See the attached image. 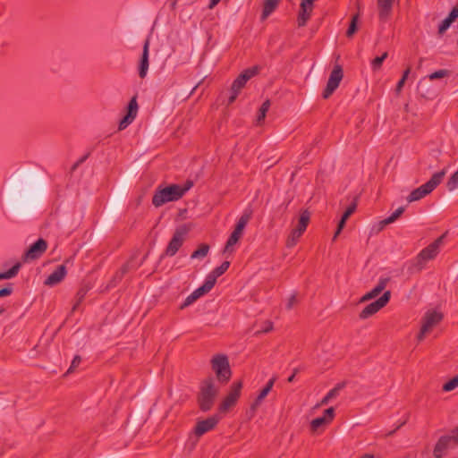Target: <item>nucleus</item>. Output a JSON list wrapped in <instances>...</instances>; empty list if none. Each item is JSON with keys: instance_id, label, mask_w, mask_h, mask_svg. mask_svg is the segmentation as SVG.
<instances>
[{"instance_id": "4d7b16f0", "label": "nucleus", "mask_w": 458, "mask_h": 458, "mask_svg": "<svg viewBox=\"0 0 458 458\" xmlns=\"http://www.w3.org/2000/svg\"><path fill=\"white\" fill-rule=\"evenodd\" d=\"M192 293L195 295V297L197 299L200 298L201 296L205 295L206 293H208V292L202 287V286H199V288H197L195 291L192 292Z\"/></svg>"}, {"instance_id": "c85d7f7f", "label": "nucleus", "mask_w": 458, "mask_h": 458, "mask_svg": "<svg viewBox=\"0 0 458 458\" xmlns=\"http://www.w3.org/2000/svg\"><path fill=\"white\" fill-rule=\"evenodd\" d=\"M359 13L354 14L350 21L349 27L346 31L347 38H352L358 30Z\"/></svg>"}, {"instance_id": "a18cd8bd", "label": "nucleus", "mask_w": 458, "mask_h": 458, "mask_svg": "<svg viewBox=\"0 0 458 458\" xmlns=\"http://www.w3.org/2000/svg\"><path fill=\"white\" fill-rule=\"evenodd\" d=\"M13 292V284L8 283L4 287L0 289V298L10 296Z\"/></svg>"}, {"instance_id": "f3484780", "label": "nucleus", "mask_w": 458, "mask_h": 458, "mask_svg": "<svg viewBox=\"0 0 458 458\" xmlns=\"http://www.w3.org/2000/svg\"><path fill=\"white\" fill-rule=\"evenodd\" d=\"M149 38H147L143 44L142 54L140 55L138 65V72L140 79H144L148 73L149 65Z\"/></svg>"}, {"instance_id": "052dcab7", "label": "nucleus", "mask_w": 458, "mask_h": 458, "mask_svg": "<svg viewBox=\"0 0 458 458\" xmlns=\"http://www.w3.org/2000/svg\"><path fill=\"white\" fill-rule=\"evenodd\" d=\"M221 0H210L209 1V4H208V8L212 9L214 8L216 5L218 4V3L220 2Z\"/></svg>"}, {"instance_id": "69168bd1", "label": "nucleus", "mask_w": 458, "mask_h": 458, "mask_svg": "<svg viewBox=\"0 0 458 458\" xmlns=\"http://www.w3.org/2000/svg\"><path fill=\"white\" fill-rule=\"evenodd\" d=\"M359 458H374V455L371 454H363L362 456H360Z\"/></svg>"}, {"instance_id": "13d9d810", "label": "nucleus", "mask_w": 458, "mask_h": 458, "mask_svg": "<svg viewBox=\"0 0 458 458\" xmlns=\"http://www.w3.org/2000/svg\"><path fill=\"white\" fill-rule=\"evenodd\" d=\"M309 19H310V13H308L306 17H301L298 15L299 26H304Z\"/></svg>"}, {"instance_id": "9b49d317", "label": "nucleus", "mask_w": 458, "mask_h": 458, "mask_svg": "<svg viewBox=\"0 0 458 458\" xmlns=\"http://www.w3.org/2000/svg\"><path fill=\"white\" fill-rule=\"evenodd\" d=\"M443 318V313L437 310L427 311L422 318V326L418 335V339L420 341L422 340L427 333L442 321Z\"/></svg>"}, {"instance_id": "a878e982", "label": "nucleus", "mask_w": 458, "mask_h": 458, "mask_svg": "<svg viewBox=\"0 0 458 458\" xmlns=\"http://www.w3.org/2000/svg\"><path fill=\"white\" fill-rule=\"evenodd\" d=\"M21 267V262H16L9 270L0 273V280L15 277Z\"/></svg>"}, {"instance_id": "423d86ee", "label": "nucleus", "mask_w": 458, "mask_h": 458, "mask_svg": "<svg viewBox=\"0 0 458 458\" xmlns=\"http://www.w3.org/2000/svg\"><path fill=\"white\" fill-rule=\"evenodd\" d=\"M260 67L254 65L242 71L237 78L233 81L230 89V96L228 98L227 106L232 105L238 98L241 90L245 87L247 81L259 72Z\"/></svg>"}, {"instance_id": "6ab92c4d", "label": "nucleus", "mask_w": 458, "mask_h": 458, "mask_svg": "<svg viewBox=\"0 0 458 458\" xmlns=\"http://www.w3.org/2000/svg\"><path fill=\"white\" fill-rule=\"evenodd\" d=\"M452 442H454V433L451 436L440 437L433 450L434 457L443 458Z\"/></svg>"}, {"instance_id": "393cba45", "label": "nucleus", "mask_w": 458, "mask_h": 458, "mask_svg": "<svg viewBox=\"0 0 458 458\" xmlns=\"http://www.w3.org/2000/svg\"><path fill=\"white\" fill-rule=\"evenodd\" d=\"M242 235L238 233L232 232L229 238L227 239V242L225 243V246L224 248V252H233V247L239 242Z\"/></svg>"}, {"instance_id": "cd10ccee", "label": "nucleus", "mask_w": 458, "mask_h": 458, "mask_svg": "<svg viewBox=\"0 0 458 458\" xmlns=\"http://www.w3.org/2000/svg\"><path fill=\"white\" fill-rule=\"evenodd\" d=\"M270 105L271 104H270L269 99H267L266 101H264L262 103L261 106L259 109L258 116H257L258 124H261L264 122L267 113L270 107Z\"/></svg>"}, {"instance_id": "7c9ffc66", "label": "nucleus", "mask_w": 458, "mask_h": 458, "mask_svg": "<svg viewBox=\"0 0 458 458\" xmlns=\"http://www.w3.org/2000/svg\"><path fill=\"white\" fill-rule=\"evenodd\" d=\"M303 234L302 232H299L298 233V231L296 228L293 229L290 235L288 236L287 238V241H286V246L288 248H292L293 246L296 245L298 240L300 239V237Z\"/></svg>"}, {"instance_id": "f03ea898", "label": "nucleus", "mask_w": 458, "mask_h": 458, "mask_svg": "<svg viewBox=\"0 0 458 458\" xmlns=\"http://www.w3.org/2000/svg\"><path fill=\"white\" fill-rule=\"evenodd\" d=\"M218 393L219 389L215 385L214 377H208L203 379L199 386V392L197 394L199 410L204 412L210 411L215 404Z\"/></svg>"}, {"instance_id": "e2e57ef3", "label": "nucleus", "mask_w": 458, "mask_h": 458, "mask_svg": "<svg viewBox=\"0 0 458 458\" xmlns=\"http://www.w3.org/2000/svg\"><path fill=\"white\" fill-rule=\"evenodd\" d=\"M272 328H273L272 323H271V322H268L267 327H266L262 330V332H263V333H267V332H269L270 330H272Z\"/></svg>"}, {"instance_id": "c03bdc74", "label": "nucleus", "mask_w": 458, "mask_h": 458, "mask_svg": "<svg viewBox=\"0 0 458 458\" xmlns=\"http://www.w3.org/2000/svg\"><path fill=\"white\" fill-rule=\"evenodd\" d=\"M335 415V408L329 407L324 411L323 416H321V418H325L326 421L327 423H330L334 420Z\"/></svg>"}, {"instance_id": "2f4dec72", "label": "nucleus", "mask_w": 458, "mask_h": 458, "mask_svg": "<svg viewBox=\"0 0 458 458\" xmlns=\"http://www.w3.org/2000/svg\"><path fill=\"white\" fill-rule=\"evenodd\" d=\"M88 292H89V287L88 286L84 285V286L80 287V289L78 290V292L76 293L77 301H76L75 304L72 307V310H75L79 307V305L84 300V298H85V296H86Z\"/></svg>"}, {"instance_id": "8fccbe9b", "label": "nucleus", "mask_w": 458, "mask_h": 458, "mask_svg": "<svg viewBox=\"0 0 458 458\" xmlns=\"http://www.w3.org/2000/svg\"><path fill=\"white\" fill-rule=\"evenodd\" d=\"M123 278V276L117 271L107 284V287H115Z\"/></svg>"}, {"instance_id": "bb28decb", "label": "nucleus", "mask_w": 458, "mask_h": 458, "mask_svg": "<svg viewBox=\"0 0 458 458\" xmlns=\"http://www.w3.org/2000/svg\"><path fill=\"white\" fill-rule=\"evenodd\" d=\"M344 386V383H338L333 389H331L326 396L321 400V404L326 405L328 403V402L335 398L338 394L340 390Z\"/></svg>"}, {"instance_id": "bf43d9fd", "label": "nucleus", "mask_w": 458, "mask_h": 458, "mask_svg": "<svg viewBox=\"0 0 458 458\" xmlns=\"http://www.w3.org/2000/svg\"><path fill=\"white\" fill-rule=\"evenodd\" d=\"M346 221H347V219H344V217L341 216V219L339 220L337 227H336V228H338V232H342V230L344 228V226L346 225Z\"/></svg>"}, {"instance_id": "5fc2aeb1", "label": "nucleus", "mask_w": 458, "mask_h": 458, "mask_svg": "<svg viewBox=\"0 0 458 458\" xmlns=\"http://www.w3.org/2000/svg\"><path fill=\"white\" fill-rule=\"evenodd\" d=\"M298 302V299H297V293H293L289 299H288V301L286 303V309L287 310H291L293 309V307Z\"/></svg>"}, {"instance_id": "0eeeda50", "label": "nucleus", "mask_w": 458, "mask_h": 458, "mask_svg": "<svg viewBox=\"0 0 458 458\" xmlns=\"http://www.w3.org/2000/svg\"><path fill=\"white\" fill-rule=\"evenodd\" d=\"M211 369L221 385L227 384L232 377L229 359L225 354H216L211 360Z\"/></svg>"}, {"instance_id": "7ed1b4c3", "label": "nucleus", "mask_w": 458, "mask_h": 458, "mask_svg": "<svg viewBox=\"0 0 458 458\" xmlns=\"http://www.w3.org/2000/svg\"><path fill=\"white\" fill-rule=\"evenodd\" d=\"M445 174V168L435 173L427 182L414 189L408 195L407 201L409 203L417 201L430 194L442 182Z\"/></svg>"}, {"instance_id": "412c9836", "label": "nucleus", "mask_w": 458, "mask_h": 458, "mask_svg": "<svg viewBox=\"0 0 458 458\" xmlns=\"http://www.w3.org/2000/svg\"><path fill=\"white\" fill-rule=\"evenodd\" d=\"M389 281V277H381L377 284L360 299V302H365L377 297L386 288Z\"/></svg>"}, {"instance_id": "a211bd4d", "label": "nucleus", "mask_w": 458, "mask_h": 458, "mask_svg": "<svg viewBox=\"0 0 458 458\" xmlns=\"http://www.w3.org/2000/svg\"><path fill=\"white\" fill-rule=\"evenodd\" d=\"M276 380V377H275L270 378L267 382L266 386L260 390L259 394H258V396L256 397V399L254 400V402L251 403V405L250 407V412L251 416H253L255 414L257 409L260 406L263 400L270 393V391L272 390V388L274 386Z\"/></svg>"}, {"instance_id": "c9c22d12", "label": "nucleus", "mask_w": 458, "mask_h": 458, "mask_svg": "<svg viewBox=\"0 0 458 458\" xmlns=\"http://www.w3.org/2000/svg\"><path fill=\"white\" fill-rule=\"evenodd\" d=\"M216 279L217 278L214 275L209 273L201 286L208 293L216 284Z\"/></svg>"}, {"instance_id": "338daca9", "label": "nucleus", "mask_w": 458, "mask_h": 458, "mask_svg": "<svg viewBox=\"0 0 458 458\" xmlns=\"http://www.w3.org/2000/svg\"><path fill=\"white\" fill-rule=\"evenodd\" d=\"M294 378H295V375H294V374H292V375L288 377L287 381H288L289 383H292V382H293Z\"/></svg>"}, {"instance_id": "58836bf2", "label": "nucleus", "mask_w": 458, "mask_h": 458, "mask_svg": "<svg viewBox=\"0 0 458 458\" xmlns=\"http://www.w3.org/2000/svg\"><path fill=\"white\" fill-rule=\"evenodd\" d=\"M449 74H450V71H448L446 69L437 70L428 75V80L434 81V80L442 79V78L448 76Z\"/></svg>"}, {"instance_id": "de8ad7c7", "label": "nucleus", "mask_w": 458, "mask_h": 458, "mask_svg": "<svg viewBox=\"0 0 458 458\" xmlns=\"http://www.w3.org/2000/svg\"><path fill=\"white\" fill-rule=\"evenodd\" d=\"M198 299L195 297V295L191 293L189 296L186 297L184 301L180 305V310H184L188 306L194 303Z\"/></svg>"}, {"instance_id": "37998d69", "label": "nucleus", "mask_w": 458, "mask_h": 458, "mask_svg": "<svg viewBox=\"0 0 458 458\" xmlns=\"http://www.w3.org/2000/svg\"><path fill=\"white\" fill-rule=\"evenodd\" d=\"M356 208H357V203L355 201L352 202L342 215L344 219L348 220L349 217L355 212Z\"/></svg>"}, {"instance_id": "3c124183", "label": "nucleus", "mask_w": 458, "mask_h": 458, "mask_svg": "<svg viewBox=\"0 0 458 458\" xmlns=\"http://www.w3.org/2000/svg\"><path fill=\"white\" fill-rule=\"evenodd\" d=\"M81 361V358L80 355H75L72 360L71 366L69 367L67 370V374L72 373L75 369L80 365Z\"/></svg>"}, {"instance_id": "4be33fe9", "label": "nucleus", "mask_w": 458, "mask_h": 458, "mask_svg": "<svg viewBox=\"0 0 458 458\" xmlns=\"http://www.w3.org/2000/svg\"><path fill=\"white\" fill-rule=\"evenodd\" d=\"M252 213L253 212H252L251 208H246L243 211L241 217L238 219V221L234 226L233 232L238 233L241 235H242L247 224L249 223V221L250 220V218L252 216Z\"/></svg>"}, {"instance_id": "603ef678", "label": "nucleus", "mask_w": 458, "mask_h": 458, "mask_svg": "<svg viewBox=\"0 0 458 458\" xmlns=\"http://www.w3.org/2000/svg\"><path fill=\"white\" fill-rule=\"evenodd\" d=\"M193 186V182L191 180H187L183 185L179 184V191L183 197L185 193Z\"/></svg>"}, {"instance_id": "473e14b6", "label": "nucleus", "mask_w": 458, "mask_h": 458, "mask_svg": "<svg viewBox=\"0 0 458 458\" xmlns=\"http://www.w3.org/2000/svg\"><path fill=\"white\" fill-rule=\"evenodd\" d=\"M328 423L326 421L325 418L318 417L310 422V430L312 432H317L320 428L325 427Z\"/></svg>"}, {"instance_id": "f704fd0d", "label": "nucleus", "mask_w": 458, "mask_h": 458, "mask_svg": "<svg viewBox=\"0 0 458 458\" xmlns=\"http://www.w3.org/2000/svg\"><path fill=\"white\" fill-rule=\"evenodd\" d=\"M230 267L229 261H224L219 267L213 269L210 273L216 278L225 274Z\"/></svg>"}, {"instance_id": "72a5a7b5", "label": "nucleus", "mask_w": 458, "mask_h": 458, "mask_svg": "<svg viewBox=\"0 0 458 458\" xmlns=\"http://www.w3.org/2000/svg\"><path fill=\"white\" fill-rule=\"evenodd\" d=\"M387 52L383 53L380 56L375 57L371 62V66L374 71H377L381 68L383 62L387 58Z\"/></svg>"}, {"instance_id": "a19ab883", "label": "nucleus", "mask_w": 458, "mask_h": 458, "mask_svg": "<svg viewBox=\"0 0 458 458\" xmlns=\"http://www.w3.org/2000/svg\"><path fill=\"white\" fill-rule=\"evenodd\" d=\"M404 207H399L394 213H392L389 216L386 217V221H389L391 224L396 221L404 212Z\"/></svg>"}, {"instance_id": "aec40b11", "label": "nucleus", "mask_w": 458, "mask_h": 458, "mask_svg": "<svg viewBox=\"0 0 458 458\" xmlns=\"http://www.w3.org/2000/svg\"><path fill=\"white\" fill-rule=\"evenodd\" d=\"M67 274L65 265L62 264L56 267V268L47 276L45 281L46 285L54 286L63 281Z\"/></svg>"}, {"instance_id": "864d4df0", "label": "nucleus", "mask_w": 458, "mask_h": 458, "mask_svg": "<svg viewBox=\"0 0 458 458\" xmlns=\"http://www.w3.org/2000/svg\"><path fill=\"white\" fill-rule=\"evenodd\" d=\"M316 0H301V9L304 12H307V10H310V13L312 12L313 9V3Z\"/></svg>"}, {"instance_id": "4468645a", "label": "nucleus", "mask_w": 458, "mask_h": 458, "mask_svg": "<svg viewBox=\"0 0 458 458\" xmlns=\"http://www.w3.org/2000/svg\"><path fill=\"white\" fill-rule=\"evenodd\" d=\"M138 108L137 97L134 96L127 105L125 115L119 122V131L126 129L133 122L137 115Z\"/></svg>"}, {"instance_id": "c756f323", "label": "nucleus", "mask_w": 458, "mask_h": 458, "mask_svg": "<svg viewBox=\"0 0 458 458\" xmlns=\"http://www.w3.org/2000/svg\"><path fill=\"white\" fill-rule=\"evenodd\" d=\"M208 250H209V246L206 243H201L199 246V248L191 253V259L204 258L208 253Z\"/></svg>"}, {"instance_id": "f257e3e1", "label": "nucleus", "mask_w": 458, "mask_h": 458, "mask_svg": "<svg viewBox=\"0 0 458 458\" xmlns=\"http://www.w3.org/2000/svg\"><path fill=\"white\" fill-rule=\"evenodd\" d=\"M45 193L42 174L33 168H23L16 171L9 182L6 201L13 213L26 216L41 206Z\"/></svg>"}, {"instance_id": "5701e85b", "label": "nucleus", "mask_w": 458, "mask_h": 458, "mask_svg": "<svg viewBox=\"0 0 458 458\" xmlns=\"http://www.w3.org/2000/svg\"><path fill=\"white\" fill-rule=\"evenodd\" d=\"M311 213L308 209H301L300 212L298 225L295 227L299 232L304 233L310 221Z\"/></svg>"}, {"instance_id": "680f3d73", "label": "nucleus", "mask_w": 458, "mask_h": 458, "mask_svg": "<svg viewBox=\"0 0 458 458\" xmlns=\"http://www.w3.org/2000/svg\"><path fill=\"white\" fill-rule=\"evenodd\" d=\"M452 433H454V442L458 444V427L453 429Z\"/></svg>"}, {"instance_id": "b1692460", "label": "nucleus", "mask_w": 458, "mask_h": 458, "mask_svg": "<svg viewBox=\"0 0 458 458\" xmlns=\"http://www.w3.org/2000/svg\"><path fill=\"white\" fill-rule=\"evenodd\" d=\"M280 0H266L263 5L261 19L266 20L276 8Z\"/></svg>"}, {"instance_id": "ddd939ff", "label": "nucleus", "mask_w": 458, "mask_h": 458, "mask_svg": "<svg viewBox=\"0 0 458 458\" xmlns=\"http://www.w3.org/2000/svg\"><path fill=\"white\" fill-rule=\"evenodd\" d=\"M47 246V242L45 239H38L23 253L21 257L22 261L29 262L38 259L46 252Z\"/></svg>"}, {"instance_id": "0e129e2a", "label": "nucleus", "mask_w": 458, "mask_h": 458, "mask_svg": "<svg viewBox=\"0 0 458 458\" xmlns=\"http://www.w3.org/2000/svg\"><path fill=\"white\" fill-rule=\"evenodd\" d=\"M308 13H310V14L311 13H310V10H307V12H304V11H302V10L300 8L299 16H301V17H306Z\"/></svg>"}, {"instance_id": "e433bc0d", "label": "nucleus", "mask_w": 458, "mask_h": 458, "mask_svg": "<svg viewBox=\"0 0 458 458\" xmlns=\"http://www.w3.org/2000/svg\"><path fill=\"white\" fill-rule=\"evenodd\" d=\"M458 386V375L448 380L443 385V391L450 392Z\"/></svg>"}, {"instance_id": "09e8293b", "label": "nucleus", "mask_w": 458, "mask_h": 458, "mask_svg": "<svg viewBox=\"0 0 458 458\" xmlns=\"http://www.w3.org/2000/svg\"><path fill=\"white\" fill-rule=\"evenodd\" d=\"M389 221H386V218L379 221L377 225H375L372 228V232L375 233H378L381 232L386 225H390Z\"/></svg>"}, {"instance_id": "49530a36", "label": "nucleus", "mask_w": 458, "mask_h": 458, "mask_svg": "<svg viewBox=\"0 0 458 458\" xmlns=\"http://www.w3.org/2000/svg\"><path fill=\"white\" fill-rule=\"evenodd\" d=\"M132 258L127 261L125 264L122 266V267L118 270L122 276H124L131 269H136L138 267H134L131 265Z\"/></svg>"}, {"instance_id": "9d476101", "label": "nucleus", "mask_w": 458, "mask_h": 458, "mask_svg": "<svg viewBox=\"0 0 458 458\" xmlns=\"http://www.w3.org/2000/svg\"><path fill=\"white\" fill-rule=\"evenodd\" d=\"M391 292L386 291L377 300L367 305L359 314L360 319H367L384 308L390 301Z\"/></svg>"}, {"instance_id": "1a4fd4ad", "label": "nucleus", "mask_w": 458, "mask_h": 458, "mask_svg": "<svg viewBox=\"0 0 458 458\" xmlns=\"http://www.w3.org/2000/svg\"><path fill=\"white\" fill-rule=\"evenodd\" d=\"M242 389V380L234 381L232 384V386H230L229 393L227 394V395L224 398V400L219 404L218 409H219L220 412H226L231 408L235 406L238 399L241 396Z\"/></svg>"}, {"instance_id": "4c0bfd02", "label": "nucleus", "mask_w": 458, "mask_h": 458, "mask_svg": "<svg viewBox=\"0 0 458 458\" xmlns=\"http://www.w3.org/2000/svg\"><path fill=\"white\" fill-rule=\"evenodd\" d=\"M458 187V170L455 171L446 182V188L448 191H454Z\"/></svg>"}, {"instance_id": "774afa93", "label": "nucleus", "mask_w": 458, "mask_h": 458, "mask_svg": "<svg viewBox=\"0 0 458 458\" xmlns=\"http://www.w3.org/2000/svg\"><path fill=\"white\" fill-rule=\"evenodd\" d=\"M341 233V232H338V228H336V231L335 232L333 241H335V239L338 237V235Z\"/></svg>"}, {"instance_id": "ea45409f", "label": "nucleus", "mask_w": 458, "mask_h": 458, "mask_svg": "<svg viewBox=\"0 0 458 458\" xmlns=\"http://www.w3.org/2000/svg\"><path fill=\"white\" fill-rule=\"evenodd\" d=\"M410 72H411V69L407 68L403 72L402 78L397 82L396 88H395V91H396L397 94H399L402 91V89H403V88L404 86V83H405V81H406V80H407V78H408V76L410 74Z\"/></svg>"}, {"instance_id": "6e6552de", "label": "nucleus", "mask_w": 458, "mask_h": 458, "mask_svg": "<svg viewBox=\"0 0 458 458\" xmlns=\"http://www.w3.org/2000/svg\"><path fill=\"white\" fill-rule=\"evenodd\" d=\"M190 231L189 225H182L177 227L168 242V245L165 250V252L161 255L160 259H163L165 256L173 257L176 254L179 249L182 246L184 242L185 236L188 234Z\"/></svg>"}, {"instance_id": "20e7f679", "label": "nucleus", "mask_w": 458, "mask_h": 458, "mask_svg": "<svg viewBox=\"0 0 458 458\" xmlns=\"http://www.w3.org/2000/svg\"><path fill=\"white\" fill-rule=\"evenodd\" d=\"M182 198L179 184L172 183L165 187L159 185L154 191L152 205L155 208H159L167 202L177 201Z\"/></svg>"}, {"instance_id": "79ce46f5", "label": "nucleus", "mask_w": 458, "mask_h": 458, "mask_svg": "<svg viewBox=\"0 0 458 458\" xmlns=\"http://www.w3.org/2000/svg\"><path fill=\"white\" fill-rule=\"evenodd\" d=\"M453 21L447 17L444 19L438 26V34L442 36L449 29Z\"/></svg>"}, {"instance_id": "6e6d98bb", "label": "nucleus", "mask_w": 458, "mask_h": 458, "mask_svg": "<svg viewBox=\"0 0 458 458\" xmlns=\"http://www.w3.org/2000/svg\"><path fill=\"white\" fill-rule=\"evenodd\" d=\"M447 18L451 20L453 22L458 19V4L454 6L451 12L449 13Z\"/></svg>"}, {"instance_id": "dca6fc26", "label": "nucleus", "mask_w": 458, "mask_h": 458, "mask_svg": "<svg viewBox=\"0 0 458 458\" xmlns=\"http://www.w3.org/2000/svg\"><path fill=\"white\" fill-rule=\"evenodd\" d=\"M399 0H377L378 19L381 22H386L393 13L394 4Z\"/></svg>"}, {"instance_id": "39448f33", "label": "nucleus", "mask_w": 458, "mask_h": 458, "mask_svg": "<svg viewBox=\"0 0 458 458\" xmlns=\"http://www.w3.org/2000/svg\"><path fill=\"white\" fill-rule=\"evenodd\" d=\"M445 234L439 236L432 243L424 248L412 261L410 270L415 269L420 271L424 268L427 261L431 260L437 257L439 252L441 244L443 243Z\"/></svg>"}, {"instance_id": "f8f14e48", "label": "nucleus", "mask_w": 458, "mask_h": 458, "mask_svg": "<svg viewBox=\"0 0 458 458\" xmlns=\"http://www.w3.org/2000/svg\"><path fill=\"white\" fill-rule=\"evenodd\" d=\"M344 77L343 68L340 64L335 65L333 71L331 72L327 86L322 92V98L324 99H327L335 90L339 87V84Z\"/></svg>"}, {"instance_id": "2eb2a0df", "label": "nucleus", "mask_w": 458, "mask_h": 458, "mask_svg": "<svg viewBox=\"0 0 458 458\" xmlns=\"http://www.w3.org/2000/svg\"><path fill=\"white\" fill-rule=\"evenodd\" d=\"M219 418L216 415L210 416L205 420H198L194 428V434L199 437L212 430L218 423Z\"/></svg>"}]
</instances>
